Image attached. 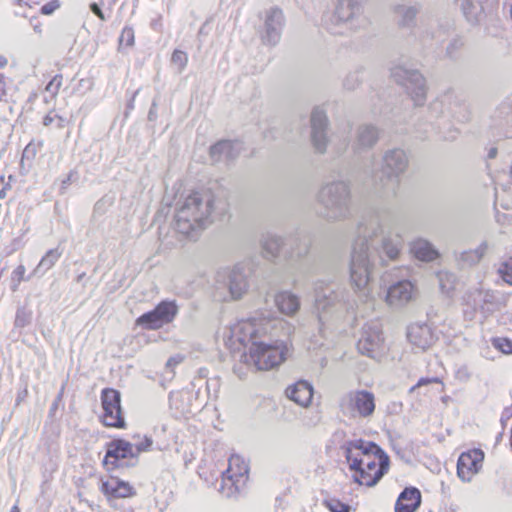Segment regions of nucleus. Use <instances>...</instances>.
I'll return each mask as SVG.
<instances>
[{"label":"nucleus","mask_w":512,"mask_h":512,"mask_svg":"<svg viewBox=\"0 0 512 512\" xmlns=\"http://www.w3.org/2000/svg\"><path fill=\"white\" fill-rule=\"evenodd\" d=\"M386 221L379 214L366 216L358 224V236L352 244L350 257V280L354 292L346 288H333L324 281L315 283V306L319 314L352 312L357 307L355 294L362 302L368 301V284L377 264L386 265L396 260L403 247L399 234L392 235L386 230Z\"/></svg>","instance_id":"f257e3e1"},{"label":"nucleus","mask_w":512,"mask_h":512,"mask_svg":"<svg viewBox=\"0 0 512 512\" xmlns=\"http://www.w3.org/2000/svg\"><path fill=\"white\" fill-rule=\"evenodd\" d=\"M286 321L270 314L261 313L247 320L238 322L231 328V336L244 346L250 344L249 353L244 354L245 362L257 370H271L287 358L288 347L280 339L288 334Z\"/></svg>","instance_id":"f03ea898"},{"label":"nucleus","mask_w":512,"mask_h":512,"mask_svg":"<svg viewBox=\"0 0 512 512\" xmlns=\"http://www.w3.org/2000/svg\"><path fill=\"white\" fill-rule=\"evenodd\" d=\"M342 449L350 469L354 471L353 478L360 485H376L389 469V457L373 442L351 440Z\"/></svg>","instance_id":"7ed1b4c3"},{"label":"nucleus","mask_w":512,"mask_h":512,"mask_svg":"<svg viewBox=\"0 0 512 512\" xmlns=\"http://www.w3.org/2000/svg\"><path fill=\"white\" fill-rule=\"evenodd\" d=\"M214 209V198L210 192H193L179 200L175 209V229L187 236L195 237L209 223Z\"/></svg>","instance_id":"20e7f679"},{"label":"nucleus","mask_w":512,"mask_h":512,"mask_svg":"<svg viewBox=\"0 0 512 512\" xmlns=\"http://www.w3.org/2000/svg\"><path fill=\"white\" fill-rule=\"evenodd\" d=\"M409 158L401 148L384 151L379 170L372 173V182L376 189L387 195H396L402 175L407 171Z\"/></svg>","instance_id":"39448f33"},{"label":"nucleus","mask_w":512,"mask_h":512,"mask_svg":"<svg viewBox=\"0 0 512 512\" xmlns=\"http://www.w3.org/2000/svg\"><path fill=\"white\" fill-rule=\"evenodd\" d=\"M317 201L323 206V217L328 221H341L351 215V192L345 181H333L323 185Z\"/></svg>","instance_id":"423d86ee"},{"label":"nucleus","mask_w":512,"mask_h":512,"mask_svg":"<svg viewBox=\"0 0 512 512\" xmlns=\"http://www.w3.org/2000/svg\"><path fill=\"white\" fill-rule=\"evenodd\" d=\"M247 274L242 265H236L230 271L218 272L216 276V295L221 301L240 299L248 290Z\"/></svg>","instance_id":"0eeeda50"},{"label":"nucleus","mask_w":512,"mask_h":512,"mask_svg":"<svg viewBox=\"0 0 512 512\" xmlns=\"http://www.w3.org/2000/svg\"><path fill=\"white\" fill-rule=\"evenodd\" d=\"M391 77L399 85L405 87L415 105L421 106L426 100V83L422 74L415 69L402 65L391 68Z\"/></svg>","instance_id":"6e6552de"},{"label":"nucleus","mask_w":512,"mask_h":512,"mask_svg":"<svg viewBox=\"0 0 512 512\" xmlns=\"http://www.w3.org/2000/svg\"><path fill=\"white\" fill-rule=\"evenodd\" d=\"M249 467L244 459L232 455L228 461V468L222 473V483L219 491L231 497L242 491L248 480Z\"/></svg>","instance_id":"1a4fd4ad"},{"label":"nucleus","mask_w":512,"mask_h":512,"mask_svg":"<svg viewBox=\"0 0 512 512\" xmlns=\"http://www.w3.org/2000/svg\"><path fill=\"white\" fill-rule=\"evenodd\" d=\"M339 405L346 415L366 418L375 410V398L366 390L350 391L341 398Z\"/></svg>","instance_id":"9d476101"},{"label":"nucleus","mask_w":512,"mask_h":512,"mask_svg":"<svg viewBox=\"0 0 512 512\" xmlns=\"http://www.w3.org/2000/svg\"><path fill=\"white\" fill-rule=\"evenodd\" d=\"M358 351L370 358L379 357L384 351V335L382 324L379 320L367 322L361 330L360 338L357 342Z\"/></svg>","instance_id":"9b49d317"},{"label":"nucleus","mask_w":512,"mask_h":512,"mask_svg":"<svg viewBox=\"0 0 512 512\" xmlns=\"http://www.w3.org/2000/svg\"><path fill=\"white\" fill-rule=\"evenodd\" d=\"M101 403L104 411L103 424L107 427L124 428L125 419L122 415L120 392L112 388L103 389Z\"/></svg>","instance_id":"f8f14e48"},{"label":"nucleus","mask_w":512,"mask_h":512,"mask_svg":"<svg viewBox=\"0 0 512 512\" xmlns=\"http://www.w3.org/2000/svg\"><path fill=\"white\" fill-rule=\"evenodd\" d=\"M332 20L357 28L367 23L364 16V0H339Z\"/></svg>","instance_id":"ddd939ff"},{"label":"nucleus","mask_w":512,"mask_h":512,"mask_svg":"<svg viewBox=\"0 0 512 512\" xmlns=\"http://www.w3.org/2000/svg\"><path fill=\"white\" fill-rule=\"evenodd\" d=\"M284 15L281 9L272 7L265 11L260 37L265 45L275 46L281 39L284 27Z\"/></svg>","instance_id":"4468645a"},{"label":"nucleus","mask_w":512,"mask_h":512,"mask_svg":"<svg viewBox=\"0 0 512 512\" xmlns=\"http://www.w3.org/2000/svg\"><path fill=\"white\" fill-rule=\"evenodd\" d=\"M126 459L130 460V463L125 465H135L137 462V452L134 450L133 443H130L124 439H115L111 441L107 446L106 455L104 458V465H111L112 467L123 466L121 461Z\"/></svg>","instance_id":"2eb2a0df"},{"label":"nucleus","mask_w":512,"mask_h":512,"mask_svg":"<svg viewBox=\"0 0 512 512\" xmlns=\"http://www.w3.org/2000/svg\"><path fill=\"white\" fill-rule=\"evenodd\" d=\"M484 460V453L480 449L463 452L457 462V475L464 482H470L476 475Z\"/></svg>","instance_id":"dca6fc26"},{"label":"nucleus","mask_w":512,"mask_h":512,"mask_svg":"<svg viewBox=\"0 0 512 512\" xmlns=\"http://www.w3.org/2000/svg\"><path fill=\"white\" fill-rule=\"evenodd\" d=\"M311 141L318 153H324L327 147L326 129L328 119L325 111L316 107L311 113Z\"/></svg>","instance_id":"f3484780"},{"label":"nucleus","mask_w":512,"mask_h":512,"mask_svg":"<svg viewBox=\"0 0 512 512\" xmlns=\"http://www.w3.org/2000/svg\"><path fill=\"white\" fill-rule=\"evenodd\" d=\"M422 10V4L414 0H404L393 7L397 23L401 28H414L416 17Z\"/></svg>","instance_id":"a211bd4d"},{"label":"nucleus","mask_w":512,"mask_h":512,"mask_svg":"<svg viewBox=\"0 0 512 512\" xmlns=\"http://www.w3.org/2000/svg\"><path fill=\"white\" fill-rule=\"evenodd\" d=\"M415 295V286L408 280H402L389 287L386 301L390 306H403L413 300Z\"/></svg>","instance_id":"6ab92c4d"},{"label":"nucleus","mask_w":512,"mask_h":512,"mask_svg":"<svg viewBox=\"0 0 512 512\" xmlns=\"http://www.w3.org/2000/svg\"><path fill=\"white\" fill-rule=\"evenodd\" d=\"M408 341L419 350L428 349L435 341L431 327L425 323H414L408 327Z\"/></svg>","instance_id":"aec40b11"},{"label":"nucleus","mask_w":512,"mask_h":512,"mask_svg":"<svg viewBox=\"0 0 512 512\" xmlns=\"http://www.w3.org/2000/svg\"><path fill=\"white\" fill-rule=\"evenodd\" d=\"M497 0H461V9L470 23H479Z\"/></svg>","instance_id":"412c9836"},{"label":"nucleus","mask_w":512,"mask_h":512,"mask_svg":"<svg viewBox=\"0 0 512 512\" xmlns=\"http://www.w3.org/2000/svg\"><path fill=\"white\" fill-rule=\"evenodd\" d=\"M473 306L484 314H490L499 309L502 302L498 294L492 290H476L472 295Z\"/></svg>","instance_id":"4be33fe9"},{"label":"nucleus","mask_w":512,"mask_h":512,"mask_svg":"<svg viewBox=\"0 0 512 512\" xmlns=\"http://www.w3.org/2000/svg\"><path fill=\"white\" fill-rule=\"evenodd\" d=\"M100 490L108 500L127 498L135 494L134 488L129 483L119 480L118 478H110L107 481H102Z\"/></svg>","instance_id":"5701e85b"},{"label":"nucleus","mask_w":512,"mask_h":512,"mask_svg":"<svg viewBox=\"0 0 512 512\" xmlns=\"http://www.w3.org/2000/svg\"><path fill=\"white\" fill-rule=\"evenodd\" d=\"M379 129L372 124H362L357 128L354 142L355 150H368L379 140Z\"/></svg>","instance_id":"b1692460"},{"label":"nucleus","mask_w":512,"mask_h":512,"mask_svg":"<svg viewBox=\"0 0 512 512\" xmlns=\"http://www.w3.org/2000/svg\"><path fill=\"white\" fill-rule=\"evenodd\" d=\"M241 149L239 141L222 140L210 148V155L215 162L233 160L240 154Z\"/></svg>","instance_id":"393cba45"},{"label":"nucleus","mask_w":512,"mask_h":512,"mask_svg":"<svg viewBox=\"0 0 512 512\" xmlns=\"http://www.w3.org/2000/svg\"><path fill=\"white\" fill-rule=\"evenodd\" d=\"M421 505V493L415 487L405 488L395 504V512H415Z\"/></svg>","instance_id":"a878e982"},{"label":"nucleus","mask_w":512,"mask_h":512,"mask_svg":"<svg viewBox=\"0 0 512 512\" xmlns=\"http://www.w3.org/2000/svg\"><path fill=\"white\" fill-rule=\"evenodd\" d=\"M286 396L296 404L306 407L312 400L313 388L307 381H298L287 387Z\"/></svg>","instance_id":"bb28decb"},{"label":"nucleus","mask_w":512,"mask_h":512,"mask_svg":"<svg viewBox=\"0 0 512 512\" xmlns=\"http://www.w3.org/2000/svg\"><path fill=\"white\" fill-rule=\"evenodd\" d=\"M411 253L420 261L431 262L439 257V252L433 245L422 238L414 240L410 245Z\"/></svg>","instance_id":"cd10ccee"},{"label":"nucleus","mask_w":512,"mask_h":512,"mask_svg":"<svg viewBox=\"0 0 512 512\" xmlns=\"http://www.w3.org/2000/svg\"><path fill=\"white\" fill-rule=\"evenodd\" d=\"M275 304L281 313L292 316L300 308V299L290 291H281L275 296Z\"/></svg>","instance_id":"c85d7f7f"},{"label":"nucleus","mask_w":512,"mask_h":512,"mask_svg":"<svg viewBox=\"0 0 512 512\" xmlns=\"http://www.w3.org/2000/svg\"><path fill=\"white\" fill-rule=\"evenodd\" d=\"M488 250L489 244L486 241H483L475 249H469L461 252L457 257V261L462 267L474 266L482 260Z\"/></svg>","instance_id":"c756f323"},{"label":"nucleus","mask_w":512,"mask_h":512,"mask_svg":"<svg viewBox=\"0 0 512 512\" xmlns=\"http://www.w3.org/2000/svg\"><path fill=\"white\" fill-rule=\"evenodd\" d=\"M443 31L434 23H425L424 18H421L420 24L415 32V36L423 44H430L431 41H440Z\"/></svg>","instance_id":"7c9ffc66"},{"label":"nucleus","mask_w":512,"mask_h":512,"mask_svg":"<svg viewBox=\"0 0 512 512\" xmlns=\"http://www.w3.org/2000/svg\"><path fill=\"white\" fill-rule=\"evenodd\" d=\"M283 244L282 237L273 234L265 235L261 240L263 256L268 260L277 258Z\"/></svg>","instance_id":"2f4dec72"},{"label":"nucleus","mask_w":512,"mask_h":512,"mask_svg":"<svg viewBox=\"0 0 512 512\" xmlns=\"http://www.w3.org/2000/svg\"><path fill=\"white\" fill-rule=\"evenodd\" d=\"M62 255V251L59 248L50 249L42 257L37 267L34 269V275H43L45 272L50 270Z\"/></svg>","instance_id":"473e14b6"},{"label":"nucleus","mask_w":512,"mask_h":512,"mask_svg":"<svg viewBox=\"0 0 512 512\" xmlns=\"http://www.w3.org/2000/svg\"><path fill=\"white\" fill-rule=\"evenodd\" d=\"M154 309L164 324L170 323L178 311L176 304L170 301H162Z\"/></svg>","instance_id":"72a5a7b5"},{"label":"nucleus","mask_w":512,"mask_h":512,"mask_svg":"<svg viewBox=\"0 0 512 512\" xmlns=\"http://www.w3.org/2000/svg\"><path fill=\"white\" fill-rule=\"evenodd\" d=\"M136 323L137 325L143 326L146 329H159L164 325L155 309L141 315L136 320Z\"/></svg>","instance_id":"f704fd0d"},{"label":"nucleus","mask_w":512,"mask_h":512,"mask_svg":"<svg viewBox=\"0 0 512 512\" xmlns=\"http://www.w3.org/2000/svg\"><path fill=\"white\" fill-rule=\"evenodd\" d=\"M189 393L185 391H175L171 392L169 396V401L171 407L176 408L177 410H180L181 413L187 412L189 409L188 407H185L181 405L182 401L186 398H188Z\"/></svg>","instance_id":"c9c22d12"},{"label":"nucleus","mask_w":512,"mask_h":512,"mask_svg":"<svg viewBox=\"0 0 512 512\" xmlns=\"http://www.w3.org/2000/svg\"><path fill=\"white\" fill-rule=\"evenodd\" d=\"M171 62L173 65L177 66L178 72L181 73L188 63V56L184 51L176 49L172 53Z\"/></svg>","instance_id":"e433bc0d"},{"label":"nucleus","mask_w":512,"mask_h":512,"mask_svg":"<svg viewBox=\"0 0 512 512\" xmlns=\"http://www.w3.org/2000/svg\"><path fill=\"white\" fill-rule=\"evenodd\" d=\"M439 284L444 292H449L454 288L455 276L448 272H440L438 274Z\"/></svg>","instance_id":"4c0bfd02"},{"label":"nucleus","mask_w":512,"mask_h":512,"mask_svg":"<svg viewBox=\"0 0 512 512\" xmlns=\"http://www.w3.org/2000/svg\"><path fill=\"white\" fill-rule=\"evenodd\" d=\"M499 273L506 283L512 285V257L501 264Z\"/></svg>","instance_id":"58836bf2"},{"label":"nucleus","mask_w":512,"mask_h":512,"mask_svg":"<svg viewBox=\"0 0 512 512\" xmlns=\"http://www.w3.org/2000/svg\"><path fill=\"white\" fill-rule=\"evenodd\" d=\"M125 44L128 47L134 45V30L131 27H124L119 37V46Z\"/></svg>","instance_id":"ea45409f"},{"label":"nucleus","mask_w":512,"mask_h":512,"mask_svg":"<svg viewBox=\"0 0 512 512\" xmlns=\"http://www.w3.org/2000/svg\"><path fill=\"white\" fill-rule=\"evenodd\" d=\"M326 507L331 512H349L350 511L349 505L342 503L337 499H330V500L326 501Z\"/></svg>","instance_id":"a19ab883"},{"label":"nucleus","mask_w":512,"mask_h":512,"mask_svg":"<svg viewBox=\"0 0 512 512\" xmlns=\"http://www.w3.org/2000/svg\"><path fill=\"white\" fill-rule=\"evenodd\" d=\"M361 82L358 72L350 73L344 80L343 85L347 90H354Z\"/></svg>","instance_id":"79ce46f5"},{"label":"nucleus","mask_w":512,"mask_h":512,"mask_svg":"<svg viewBox=\"0 0 512 512\" xmlns=\"http://www.w3.org/2000/svg\"><path fill=\"white\" fill-rule=\"evenodd\" d=\"M310 249L309 241L304 242L303 244H298L297 248H295L291 254L292 258L302 259L306 255H308Z\"/></svg>","instance_id":"37998d69"},{"label":"nucleus","mask_w":512,"mask_h":512,"mask_svg":"<svg viewBox=\"0 0 512 512\" xmlns=\"http://www.w3.org/2000/svg\"><path fill=\"white\" fill-rule=\"evenodd\" d=\"M62 85V75H55L47 84L46 90L52 95H56Z\"/></svg>","instance_id":"c03bdc74"},{"label":"nucleus","mask_w":512,"mask_h":512,"mask_svg":"<svg viewBox=\"0 0 512 512\" xmlns=\"http://www.w3.org/2000/svg\"><path fill=\"white\" fill-rule=\"evenodd\" d=\"M152 443H153L152 439L150 437L145 436L141 441L133 444L134 450H135V452H137V456L141 452L148 451L150 449Z\"/></svg>","instance_id":"a18cd8bd"},{"label":"nucleus","mask_w":512,"mask_h":512,"mask_svg":"<svg viewBox=\"0 0 512 512\" xmlns=\"http://www.w3.org/2000/svg\"><path fill=\"white\" fill-rule=\"evenodd\" d=\"M29 323V315L24 309H18L15 317V325L17 327H24Z\"/></svg>","instance_id":"49530a36"},{"label":"nucleus","mask_w":512,"mask_h":512,"mask_svg":"<svg viewBox=\"0 0 512 512\" xmlns=\"http://www.w3.org/2000/svg\"><path fill=\"white\" fill-rule=\"evenodd\" d=\"M472 374L467 366H461L457 369L455 377L460 382H467L470 380Z\"/></svg>","instance_id":"de8ad7c7"},{"label":"nucleus","mask_w":512,"mask_h":512,"mask_svg":"<svg viewBox=\"0 0 512 512\" xmlns=\"http://www.w3.org/2000/svg\"><path fill=\"white\" fill-rule=\"evenodd\" d=\"M498 347L505 354H512V341L506 338L498 339L496 341Z\"/></svg>","instance_id":"09e8293b"},{"label":"nucleus","mask_w":512,"mask_h":512,"mask_svg":"<svg viewBox=\"0 0 512 512\" xmlns=\"http://www.w3.org/2000/svg\"><path fill=\"white\" fill-rule=\"evenodd\" d=\"M183 356L177 354L170 357L166 362V368L170 369V372L173 373V368L180 364L183 361Z\"/></svg>","instance_id":"8fccbe9b"},{"label":"nucleus","mask_w":512,"mask_h":512,"mask_svg":"<svg viewBox=\"0 0 512 512\" xmlns=\"http://www.w3.org/2000/svg\"><path fill=\"white\" fill-rule=\"evenodd\" d=\"M59 5L56 2H50L41 7V12L45 15L53 13Z\"/></svg>","instance_id":"3c124183"},{"label":"nucleus","mask_w":512,"mask_h":512,"mask_svg":"<svg viewBox=\"0 0 512 512\" xmlns=\"http://www.w3.org/2000/svg\"><path fill=\"white\" fill-rule=\"evenodd\" d=\"M35 153H36V149H35V146L32 145L31 143L28 144L24 151H23V154H22V161L25 159V158H33L35 156Z\"/></svg>","instance_id":"603ef678"},{"label":"nucleus","mask_w":512,"mask_h":512,"mask_svg":"<svg viewBox=\"0 0 512 512\" xmlns=\"http://www.w3.org/2000/svg\"><path fill=\"white\" fill-rule=\"evenodd\" d=\"M7 95V82L3 74L0 73V101Z\"/></svg>","instance_id":"864d4df0"},{"label":"nucleus","mask_w":512,"mask_h":512,"mask_svg":"<svg viewBox=\"0 0 512 512\" xmlns=\"http://www.w3.org/2000/svg\"><path fill=\"white\" fill-rule=\"evenodd\" d=\"M432 381H437V379H429V378H421L416 385L412 386L409 390L410 393H413L417 388L422 387L423 385H427Z\"/></svg>","instance_id":"5fc2aeb1"},{"label":"nucleus","mask_w":512,"mask_h":512,"mask_svg":"<svg viewBox=\"0 0 512 512\" xmlns=\"http://www.w3.org/2000/svg\"><path fill=\"white\" fill-rule=\"evenodd\" d=\"M90 9L91 11L97 16L99 17L102 21H105L106 18L102 12V10L100 9V7L98 6V4L96 3H92L90 4Z\"/></svg>","instance_id":"6e6d98bb"},{"label":"nucleus","mask_w":512,"mask_h":512,"mask_svg":"<svg viewBox=\"0 0 512 512\" xmlns=\"http://www.w3.org/2000/svg\"><path fill=\"white\" fill-rule=\"evenodd\" d=\"M211 386L214 387V391H215L214 397L216 398L217 397L216 392H217V388H218V381L216 379L206 381V388H207L208 394H210Z\"/></svg>","instance_id":"4d7b16f0"},{"label":"nucleus","mask_w":512,"mask_h":512,"mask_svg":"<svg viewBox=\"0 0 512 512\" xmlns=\"http://www.w3.org/2000/svg\"><path fill=\"white\" fill-rule=\"evenodd\" d=\"M14 274L19 278V280H22L25 274V267L23 265H19L15 269Z\"/></svg>","instance_id":"13d9d810"},{"label":"nucleus","mask_w":512,"mask_h":512,"mask_svg":"<svg viewBox=\"0 0 512 512\" xmlns=\"http://www.w3.org/2000/svg\"><path fill=\"white\" fill-rule=\"evenodd\" d=\"M458 47V42L457 41H454L452 43L449 44V46L447 47V53L449 55H452V52L454 49H456Z\"/></svg>","instance_id":"bf43d9fd"},{"label":"nucleus","mask_w":512,"mask_h":512,"mask_svg":"<svg viewBox=\"0 0 512 512\" xmlns=\"http://www.w3.org/2000/svg\"><path fill=\"white\" fill-rule=\"evenodd\" d=\"M53 120H54V118H53L50 114H48V115H46V116L44 117V119H43V124H44L45 126H49V125H51V124H52Z\"/></svg>","instance_id":"052dcab7"},{"label":"nucleus","mask_w":512,"mask_h":512,"mask_svg":"<svg viewBox=\"0 0 512 512\" xmlns=\"http://www.w3.org/2000/svg\"><path fill=\"white\" fill-rule=\"evenodd\" d=\"M497 155V149L496 148H491L488 152V157L489 158H494L496 157Z\"/></svg>","instance_id":"680f3d73"},{"label":"nucleus","mask_w":512,"mask_h":512,"mask_svg":"<svg viewBox=\"0 0 512 512\" xmlns=\"http://www.w3.org/2000/svg\"><path fill=\"white\" fill-rule=\"evenodd\" d=\"M6 65H7V59L4 56L0 55V68L5 67Z\"/></svg>","instance_id":"e2e57ef3"},{"label":"nucleus","mask_w":512,"mask_h":512,"mask_svg":"<svg viewBox=\"0 0 512 512\" xmlns=\"http://www.w3.org/2000/svg\"><path fill=\"white\" fill-rule=\"evenodd\" d=\"M327 29H328L332 34H341V33H342V31L336 30V29H334L333 27H330V26H327Z\"/></svg>","instance_id":"0e129e2a"},{"label":"nucleus","mask_w":512,"mask_h":512,"mask_svg":"<svg viewBox=\"0 0 512 512\" xmlns=\"http://www.w3.org/2000/svg\"><path fill=\"white\" fill-rule=\"evenodd\" d=\"M33 28H34V31H35L36 33H41V31H42V30H41V26H40L39 24L34 25V27H33Z\"/></svg>","instance_id":"69168bd1"},{"label":"nucleus","mask_w":512,"mask_h":512,"mask_svg":"<svg viewBox=\"0 0 512 512\" xmlns=\"http://www.w3.org/2000/svg\"><path fill=\"white\" fill-rule=\"evenodd\" d=\"M71 181V175H69L65 180H63L62 184L67 185Z\"/></svg>","instance_id":"338daca9"},{"label":"nucleus","mask_w":512,"mask_h":512,"mask_svg":"<svg viewBox=\"0 0 512 512\" xmlns=\"http://www.w3.org/2000/svg\"><path fill=\"white\" fill-rule=\"evenodd\" d=\"M10 512H20V509H19V507H18L17 505H14V506L11 508Z\"/></svg>","instance_id":"774afa93"}]
</instances>
